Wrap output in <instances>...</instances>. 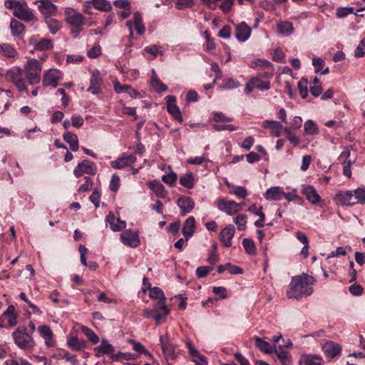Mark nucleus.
Wrapping results in <instances>:
<instances>
[{
  "mask_svg": "<svg viewBox=\"0 0 365 365\" xmlns=\"http://www.w3.org/2000/svg\"><path fill=\"white\" fill-rule=\"evenodd\" d=\"M315 282L316 279L306 273L294 276L288 286L287 297L299 300L303 297L310 296L314 292L312 285Z\"/></svg>",
  "mask_w": 365,
  "mask_h": 365,
  "instance_id": "obj_1",
  "label": "nucleus"
},
{
  "mask_svg": "<svg viewBox=\"0 0 365 365\" xmlns=\"http://www.w3.org/2000/svg\"><path fill=\"white\" fill-rule=\"evenodd\" d=\"M4 4L7 9H13L14 15L21 21L26 22H36L38 21L34 11L29 7L27 3L24 1L6 0Z\"/></svg>",
  "mask_w": 365,
  "mask_h": 365,
  "instance_id": "obj_2",
  "label": "nucleus"
},
{
  "mask_svg": "<svg viewBox=\"0 0 365 365\" xmlns=\"http://www.w3.org/2000/svg\"><path fill=\"white\" fill-rule=\"evenodd\" d=\"M335 200L342 206L365 204V190L358 188L354 190H340L336 193Z\"/></svg>",
  "mask_w": 365,
  "mask_h": 365,
  "instance_id": "obj_3",
  "label": "nucleus"
},
{
  "mask_svg": "<svg viewBox=\"0 0 365 365\" xmlns=\"http://www.w3.org/2000/svg\"><path fill=\"white\" fill-rule=\"evenodd\" d=\"M24 70L30 85H36L41 82L42 64L38 60L29 59L24 66Z\"/></svg>",
  "mask_w": 365,
  "mask_h": 365,
  "instance_id": "obj_4",
  "label": "nucleus"
},
{
  "mask_svg": "<svg viewBox=\"0 0 365 365\" xmlns=\"http://www.w3.org/2000/svg\"><path fill=\"white\" fill-rule=\"evenodd\" d=\"M5 79L11 83L19 92H28L24 70L21 68L15 66L6 71Z\"/></svg>",
  "mask_w": 365,
  "mask_h": 365,
  "instance_id": "obj_5",
  "label": "nucleus"
},
{
  "mask_svg": "<svg viewBox=\"0 0 365 365\" xmlns=\"http://www.w3.org/2000/svg\"><path fill=\"white\" fill-rule=\"evenodd\" d=\"M65 21L75 30L72 31L74 37H77L81 31V27L85 24V17L73 8H66L65 10Z\"/></svg>",
  "mask_w": 365,
  "mask_h": 365,
  "instance_id": "obj_6",
  "label": "nucleus"
},
{
  "mask_svg": "<svg viewBox=\"0 0 365 365\" xmlns=\"http://www.w3.org/2000/svg\"><path fill=\"white\" fill-rule=\"evenodd\" d=\"M14 343L21 349H30L34 346V340L31 334L26 331V327H18L13 333Z\"/></svg>",
  "mask_w": 365,
  "mask_h": 365,
  "instance_id": "obj_7",
  "label": "nucleus"
},
{
  "mask_svg": "<svg viewBox=\"0 0 365 365\" xmlns=\"http://www.w3.org/2000/svg\"><path fill=\"white\" fill-rule=\"evenodd\" d=\"M160 344L162 348L163 354L166 360H175L178 357V354L175 351V346L171 341L168 333L160 336Z\"/></svg>",
  "mask_w": 365,
  "mask_h": 365,
  "instance_id": "obj_8",
  "label": "nucleus"
},
{
  "mask_svg": "<svg viewBox=\"0 0 365 365\" xmlns=\"http://www.w3.org/2000/svg\"><path fill=\"white\" fill-rule=\"evenodd\" d=\"M63 78V73L56 68H50L46 70L42 78V85L43 87H51L56 88L60 80Z\"/></svg>",
  "mask_w": 365,
  "mask_h": 365,
  "instance_id": "obj_9",
  "label": "nucleus"
},
{
  "mask_svg": "<svg viewBox=\"0 0 365 365\" xmlns=\"http://www.w3.org/2000/svg\"><path fill=\"white\" fill-rule=\"evenodd\" d=\"M34 3L37 4V9L43 16V19L56 16L58 14V6L51 0H38Z\"/></svg>",
  "mask_w": 365,
  "mask_h": 365,
  "instance_id": "obj_10",
  "label": "nucleus"
},
{
  "mask_svg": "<svg viewBox=\"0 0 365 365\" xmlns=\"http://www.w3.org/2000/svg\"><path fill=\"white\" fill-rule=\"evenodd\" d=\"M242 203H237L234 200H227L220 198L217 201V207L220 210L228 215H234L242 210Z\"/></svg>",
  "mask_w": 365,
  "mask_h": 365,
  "instance_id": "obj_11",
  "label": "nucleus"
},
{
  "mask_svg": "<svg viewBox=\"0 0 365 365\" xmlns=\"http://www.w3.org/2000/svg\"><path fill=\"white\" fill-rule=\"evenodd\" d=\"M153 309L155 313H156L155 323L157 325L160 324L166 320L170 313V309L166 305L165 300L157 301L153 304Z\"/></svg>",
  "mask_w": 365,
  "mask_h": 365,
  "instance_id": "obj_12",
  "label": "nucleus"
},
{
  "mask_svg": "<svg viewBox=\"0 0 365 365\" xmlns=\"http://www.w3.org/2000/svg\"><path fill=\"white\" fill-rule=\"evenodd\" d=\"M96 173V166L94 163L88 160H84L79 163L73 170V174L76 178H80L83 174L94 175Z\"/></svg>",
  "mask_w": 365,
  "mask_h": 365,
  "instance_id": "obj_13",
  "label": "nucleus"
},
{
  "mask_svg": "<svg viewBox=\"0 0 365 365\" xmlns=\"http://www.w3.org/2000/svg\"><path fill=\"white\" fill-rule=\"evenodd\" d=\"M103 84V78L98 70L96 69L92 71V76L90 80V86L87 88V91L96 95L102 92V87Z\"/></svg>",
  "mask_w": 365,
  "mask_h": 365,
  "instance_id": "obj_14",
  "label": "nucleus"
},
{
  "mask_svg": "<svg viewBox=\"0 0 365 365\" xmlns=\"http://www.w3.org/2000/svg\"><path fill=\"white\" fill-rule=\"evenodd\" d=\"M302 193L307 200L313 205H317L322 201L321 196L313 185H303L302 186Z\"/></svg>",
  "mask_w": 365,
  "mask_h": 365,
  "instance_id": "obj_15",
  "label": "nucleus"
},
{
  "mask_svg": "<svg viewBox=\"0 0 365 365\" xmlns=\"http://www.w3.org/2000/svg\"><path fill=\"white\" fill-rule=\"evenodd\" d=\"M166 105L168 112L173 118L182 123L183 119L180 108L176 105V98L174 96H168L166 97Z\"/></svg>",
  "mask_w": 365,
  "mask_h": 365,
  "instance_id": "obj_16",
  "label": "nucleus"
},
{
  "mask_svg": "<svg viewBox=\"0 0 365 365\" xmlns=\"http://www.w3.org/2000/svg\"><path fill=\"white\" fill-rule=\"evenodd\" d=\"M120 240L123 245L130 247H137L140 245L138 235L130 230L123 231L120 234Z\"/></svg>",
  "mask_w": 365,
  "mask_h": 365,
  "instance_id": "obj_17",
  "label": "nucleus"
},
{
  "mask_svg": "<svg viewBox=\"0 0 365 365\" xmlns=\"http://www.w3.org/2000/svg\"><path fill=\"white\" fill-rule=\"evenodd\" d=\"M235 233V228L232 225H228L220 232L219 238L222 245L226 247L232 246V240Z\"/></svg>",
  "mask_w": 365,
  "mask_h": 365,
  "instance_id": "obj_18",
  "label": "nucleus"
},
{
  "mask_svg": "<svg viewBox=\"0 0 365 365\" xmlns=\"http://www.w3.org/2000/svg\"><path fill=\"white\" fill-rule=\"evenodd\" d=\"M251 32L250 27L245 21L235 24V38L239 41H246L250 37Z\"/></svg>",
  "mask_w": 365,
  "mask_h": 365,
  "instance_id": "obj_19",
  "label": "nucleus"
},
{
  "mask_svg": "<svg viewBox=\"0 0 365 365\" xmlns=\"http://www.w3.org/2000/svg\"><path fill=\"white\" fill-rule=\"evenodd\" d=\"M106 225L109 226L113 232L120 231L126 226L125 221H123L120 218L116 217L111 212L106 216Z\"/></svg>",
  "mask_w": 365,
  "mask_h": 365,
  "instance_id": "obj_20",
  "label": "nucleus"
},
{
  "mask_svg": "<svg viewBox=\"0 0 365 365\" xmlns=\"http://www.w3.org/2000/svg\"><path fill=\"white\" fill-rule=\"evenodd\" d=\"M177 205L180 209L181 215L184 216L193 210L195 202L190 197L181 196L178 199Z\"/></svg>",
  "mask_w": 365,
  "mask_h": 365,
  "instance_id": "obj_21",
  "label": "nucleus"
},
{
  "mask_svg": "<svg viewBox=\"0 0 365 365\" xmlns=\"http://www.w3.org/2000/svg\"><path fill=\"white\" fill-rule=\"evenodd\" d=\"M38 331L43 338L45 344L47 347H53L56 345L53 333L48 325L38 327Z\"/></svg>",
  "mask_w": 365,
  "mask_h": 365,
  "instance_id": "obj_22",
  "label": "nucleus"
},
{
  "mask_svg": "<svg viewBox=\"0 0 365 365\" xmlns=\"http://www.w3.org/2000/svg\"><path fill=\"white\" fill-rule=\"evenodd\" d=\"M136 161V157L134 155H129L117 158L111 162V167L114 169H123L125 167L131 166Z\"/></svg>",
  "mask_w": 365,
  "mask_h": 365,
  "instance_id": "obj_23",
  "label": "nucleus"
},
{
  "mask_svg": "<svg viewBox=\"0 0 365 365\" xmlns=\"http://www.w3.org/2000/svg\"><path fill=\"white\" fill-rule=\"evenodd\" d=\"M114 351L113 346L106 339H103L101 341V344L94 348L96 356L109 355L110 359L112 355H114Z\"/></svg>",
  "mask_w": 365,
  "mask_h": 365,
  "instance_id": "obj_24",
  "label": "nucleus"
},
{
  "mask_svg": "<svg viewBox=\"0 0 365 365\" xmlns=\"http://www.w3.org/2000/svg\"><path fill=\"white\" fill-rule=\"evenodd\" d=\"M322 349L328 357L334 358L341 351V346L332 341H327L322 346Z\"/></svg>",
  "mask_w": 365,
  "mask_h": 365,
  "instance_id": "obj_25",
  "label": "nucleus"
},
{
  "mask_svg": "<svg viewBox=\"0 0 365 365\" xmlns=\"http://www.w3.org/2000/svg\"><path fill=\"white\" fill-rule=\"evenodd\" d=\"M298 363L299 365H322L323 359L319 355L302 354Z\"/></svg>",
  "mask_w": 365,
  "mask_h": 365,
  "instance_id": "obj_26",
  "label": "nucleus"
},
{
  "mask_svg": "<svg viewBox=\"0 0 365 365\" xmlns=\"http://www.w3.org/2000/svg\"><path fill=\"white\" fill-rule=\"evenodd\" d=\"M67 345L74 351H80L86 348V344L83 339L78 338L77 335L71 333L68 337Z\"/></svg>",
  "mask_w": 365,
  "mask_h": 365,
  "instance_id": "obj_27",
  "label": "nucleus"
},
{
  "mask_svg": "<svg viewBox=\"0 0 365 365\" xmlns=\"http://www.w3.org/2000/svg\"><path fill=\"white\" fill-rule=\"evenodd\" d=\"M195 231V217H189L184 222L182 232L185 237V240H189Z\"/></svg>",
  "mask_w": 365,
  "mask_h": 365,
  "instance_id": "obj_28",
  "label": "nucleus"
},
{
  "mask_svg": "<svg viewBox=\"0 0 365 365\" xmlns=\"http://www.w3.org/2000/svg\"><path fill=\"white\" fill-rule=\"evenodd\" d=\"M262 126L264 128L270 129L272 135L275 137H279L283 129L282 124L277 120H264L262 123Z\"/></svg>",
  "mask_w": 365,
  "mask_h": 365,
  "instance_id": "obj_29",
  "label": "nucleus"
},
{
  "mask_svg": "<svg viewBox=\"0 0 365 365\" xmlns=\"http://www.w3.org/2000/svg\"><path fill=\"white\" fill-rule=\"evenodd\" d=\"M284 192L279 187H272L269 188L265 194L264 197L267 200L278 201L283 199Z\"/></svg>",
  "mask_w": 365,
  "mask_h": 365,
  "instance_id": "obj_30",
  "label": "nucleus"
},
{
  "mask_svg": "<svg viewBox=\"0 0 365 365\" xmlns=\"http://www.w3.org/2000/svg\"><path fill=\"white\" fill-rule=\"evenodd\" d=\"M255 339V346L258 348L261 351L266 354H272L276 349L275 344L272 345L269 342L263 340L259 336H256Z\"/></svg>",
  "mask_w": 365,
  "mask_h": 365,
  "instance_id": "obj_31",
  "label": "nucleus"
},
{
  "mask_svg": "<svg viewBox=\"0 0 365 365\" xmlns=\"http://www.w3.org/2000/svg\"><path fill=\"white\" fill-rule=\"evenodd\" d=\"M63 140L69 145L72 151H77L79 148V143L77 135L71 132H65L63 135Z\"/></svg>",
  "mask_w": 365,
  "mask_h": 365,
  "instance_id": "obj_32",
  "label": "nucleus"
},
{
  "mask_svg": "<svg viewBox=\"0 0 365 365\" xmlns=\"http://www.w3.org/2000/svg\"><path fill=\"white\" fill-rule=\"evenodd\" d=\"M133 27L137 31L138 34L141 36L145 34V28L143 22L142 15L140 12H135L133 14Z\"/></svg>",
  "mask_w": 365,
  "mask_h": 365,
  "instance_id": "obj_33",
  "label": "nucleus"
},
{
  "mask_svg": "<svg viewBox=\"0 0 365 365\" xmlns=\"http://www.w3.org/2000/svg\"><path fill=\"white\" fill-rule=\"evenodd\" d=\"M149 188L158 197H164L166 195V190L164 186L158 180L149 181L147 182Z\"/></svg>",
  "mask_w": 365,
  "mask_h": 365,
  "instance_id": "obj_34",
  "label": "nucleus"
},
{
  "mask_svg": "<svg viewBox=\"0 0 365 365\" xmlns=\"http://www.w3.org/2000/svg\"><path fill=\"white\" fill-rule=\"evenodd\" d=\"M274 352L282 365H292V356L288 351L279 347L278 349H276Z\"/></svg>",
  "mask_w": 365,
  "mask_h": 365,
  "instance_id": "obj_35",
  "label": "nucleus"
},
{
  "mask_svg": "<svg viewBox=\"0 0 365 365\" xmlns=\"http://www.w3.org/2000/svg\"><path fill=\"white\" fill-rule=\"evenodd\" d=\"M18 54L16 49L9 43L0 44V56L5 58H15Z\"/></svg>",
  "mask_w": 365,
  "mask_h": 365,
  "instance_id": "obj_36",
  "label": "nucleus"
},
{
  "mask_svg": "<svg viewBox=\"0 0 365 365\" xmlns=\"http://www.w3.org/2000/svg\"><path fill=\"white\" fill-rule=\"evenodd\" d=\"M43 21L47 25L51 34H56L63 26L60 21L52 17L45 19Z\"/></svg>",
  "mask_w": 365,
  "mask_h": 365,
  "instance_id": "obj_37",
  "label": "nucleus"
},
{
  "mask_svg": "<svg viewBox=\"0 0 365 365\" xmlns=\"http://www.w3.org/2000/svg\"><path fill=\"white\" fill-rule=\"evenodd\" d=\"M86 4H91L93 7L101 11H110L112 9L111 4L106 0H91Z\"/></svg>",
  "mask_w": 365,
  "mask_h": 365,
  "instance_id": "obj_38",
  "label": "nucleus"
},
{
  "mask_svg": "<svg viewBox=\"0 0 365 365\" xmlns=\"http://www.w3.org/2000/svg\"><path fill=\"white\" fill-rule=\"evenodd\" d=\"M114 90L117 93H128L133 98L139 95L138 92L130 86H121L118 82L114 84Z\"/></svg>",
  "mask_w": 365,
  "mask_h": 365,
  "instance_id": "obj_39",
  "label": "nucleus"
},
{
  "mask_svg": "<svg viewBox=\"0 0 365 365\" xmlns=\"http://www.w3.org/2000/svg\"><path fill=\"white\" fill-rule=\"evenodd\" d=\"M225 270H228L232 274H238L242 273V269L240 267L233 265L229 262L225 264H220L217 267V272L219 274L222 273Z\"/></svg>",
  "mask_w": 365,
  "mask_h": 365,
  "instance_id": "obj_40",
  "label": "nucleus"
},
{
  "mask_svg": "<svg viewBox=\"0 0 365 365\" xmlns=\"http://www.w3.org/2000/svg\"><path fill=\"white\" fill-rule=\"evenodd\" d=\"M53 47V41L48 38H42L34 44V48L36 51H43L51 50Z\"/></svg>",
  "mask_w": 365,
  "mask_h": 365,
  "instance_id": "obj_41",
  "label": "nucleus"
},
{
  "mask_svg": "<svg viewBox=\"0 0 365 365\" xmlns=\"http://www.w3.org/2000/svg\"><path fill=\"white\" fill-rule=\"evenodd\" d=\"M279 34L289 36L293 32V24L289 21H280L277 24Z\"/></svg>",
  "mask_w": 365,
  "mask_h": 365,
  "instance_id": "obj_42",
  "label": "nucleus"
},
{
  "mask_svg": "<svg viewBox=\"0 0 365 365\" xmlns=\"http://www.w3.org/2000/svg\"><path fill=\"white\" fill-rule=\"evenodd\" d=\"M3 316L8 317V323L11 327H14L17 324V317L15 313V307L14 305H9Z\"/></svg>",
  "mask_w": 365,
  "mask_h": 365,
  "instance_id": "obj_43",
  "label": "nucleus"
},
{
  "mask_svg": "<svg viewBox=\"0 0 365 365\" xmlns=\"http://www.w3.org/2000/svg\"><path fill=\"white\" fill-rule=\"evenodd\" d=\"M227 185L229 187L231 188L230 190V193H231L240 198L245 199L248 195L247 190L245 187L231 185L230 184H228V183H227Z\"/></svg>",
  "mask_w": 365,
  "mask_h": 365,
  "instance_id": "obj_44",
  "label": "nucleus"
},
{
  "mask_svg": "<svg viewBox=\"0 0 365 365\" xmlns=\"http://www.w3.org/2000/svg\"><path fill=\"white\" fill-rule=\"evenodd\" d=\"M10 29L13 36H19L24 31L25 26L20 21L12 19L10 23Z\"/></svg>",
  "mask_w": 365,
  "mask_h": 365,
  "instance_id": "obj_45",
  "label": "nucleus"
},
{
  "mask_svg": "<svg viewBox=\"0 0 365 365\" xmlns=\"http://www.w3.org/2000/svg\"><path fill=\"white\" fill-rule=\"evenodd\" d=\"M250 66L253 68H262L266 70H272V64L267 60L257 58L251 61Z\"/></svg>",
  "mask_w": 365,
  "mask_h": 365,
  "instance_id": "obj_46",
  "label": "nucleus"
},
{
  "mask_svg": "<svg viewBox=\"0 0 365 365\" xmlns=\"http://www.w3.org/2000/svg\"><path fill=\"white\" fill-rule=\"evenodd\" d=\"M128 342L133 346V350L138 352L139 354H143L149 357L152 356L150 352L147 350L144 345H143L141 343L138 342L133 339H129Z\"/></svg>",
  "mask_w": 365,
  "mask_h": 365,
  "instance_id": "obj_47",
  "label": "nucleus"
},
{
  "mask_svg": "<svg viewBox=\"0 0 365 365\" xmlns=\"http://www.w3.org/2000/svg\"><path fill=\"white\" fill-rule=\"evenodd\" d=\"M180 184L186 188H188V189L192 188L194 186L193 174L192 173H189L182 177H180Z\"/></svg>",
  "mask_w": 365,
  "mask_h": 365,
  "instance_id": "obj_48",
  "label": "nucleus"
},
{
  "mask_svg": "<svg viewBox=\"0 0 365 365\" xmlns=\"http://www.w3.org/2000/svg\"><path fill=\"white\" fill-rule=\"evenodd\" d=\"M151 86L158 93L165 91L168 89L166 85L160 81L154 72L151 78Z\"/></svg>",
  "mask_w": 365,
  "mask_h": 365,
  "instance_id": "obj_49",
  "label": "nucleus"
},
{
  "mask_svg": "<svg viewBox=\"0 0 365 365\" xmlns=\"http://www.w3.org/2000/svg\"><path fill=\"white\" fill-rule=\"evenodd\" d=\"M81 329L91 342H92L94 344L98 343L99 337L92 329H91L90 328L85 325H82L81 327Z\"/></svg>",
  "mask_w": 365,
  "mask_h": 365,
  "instance_id": "obj_50",
  "label": "nucleus"
},
{
  "mask_svg": "<svg viewBox=\"0 0 365 365\" xmlns=\"http://www.w3.org/2000/svg\"><path fill=\"white\" fill-rule=\"evenodd\" d=\"M304 133L307 135H314L319 133L317 124L312 120H308L304 123Z\"/></svg>",
  "mask_w": 365,
  "mask_h": 365,
  "instance_id": "obj_51",
  "label": "nucleus"
},
{
  "mask_svg": "<svg viewBox=\"0 0 365 365\" xmlns=\"http://www.w3.org/2000/svg\"><path fill=\"white\" fill-rule=\"evenodd\" d=\"M202 36L206 39V44L205 46V51L207 52L212 53L215 50V43L210 38V33L205 31L202 34Z\"/></svg>",
  "mask_w": 365,
  "mask_h": 365,
  "instance_id": "obj_52",
  "label": "nucleus"
},
{
  "mask_svg": "<svg viewBox=\"0 0 365 365\" xmlns=\"http://www.w3.org/2000/svg\"><path fill=\"white\" fill-rule=\"evenodd\" d=\"M307 85L308 80L306 78H302L297 84L299 93L303 99L306 98L308 95Z\"/></svg>",
  "mask_w": 365,
  "mask_h": 365,
  "instance_id": "obj_53",
  "label": "nucleus"
},
{
  "mask_svg": "<svg viewBox=\"0 0 365 365\" xmlns=\"http://www.w3.org/2000/svg\"><path fill=\"white\" fill-rule=\"evenodd\" d=\"M242 245L246 253L248 255H255L256 253V247L252 240L245 238L242 241Z\"/></svg>",
  "mask_w": 365,
  "mask_h": 365,
  "instance_id": "obj_54",
  "label": "nucleus"
},
{
  "mask_svg": "<svg viewBox=\"0 0 365 365\" xmlns=\"http://www.w3.org/2000/svg\"><path fill=\"white\" fill-rule=\"evenodd\" d=\"M240 86V83L239 81L235 80L232 78H229L223 80L220 88L222 89L229 90L238 88Z\"/></svg>",
  "mask_w": 365,
  "mask_h": 365,
  "instance_id": "obj_55",
  "label": "nucleus"
},
{
  "mask_svg": "<svg viewBox=\"0 0 365 365\" xmlns=\"http://www.w3.org/2000/svg\"><path fill=\"white\" fill-rule=\"evenodd\" d=\"M234 222L238 230H245L247 228V216L244 214L238 215L234 218Z\"/></svg>",
  "mask_w": 365,
  "mask_h": 365,
  "instance_id": "obj_56",
  "label": "nucleus"
},
{
  "mask_svg": "<svg viewBox=\"0 0 365 365\" xmlns=\"http://www.w3.org/2000/svg\"><path fill=\"white\" fill-rule=\"evenodd\" d=\"M149 296L150 298L158 301L165 300V294L161 289L154 287L150 289Z\"/></svg>",
  "mask_w": 365,
  "mask_h": 365,
  "instance_id": "obj_57",
  "label": "nucleus"
},
{
  "mask_svg": "<svg viewBox=\"0 0 365 365\" xmlns=\"http://www.w3.org/2000/svg\"><path fill=\"white\" fill-rule=\"evenodd\" d=\"M186 347L188 350L189 355L192 359H197L202 354H200L199 351L195 348L193 343L190 339H186L185 341Z\"/></svg>",
  "mask_w": 365,
  "mask_h": 365,
  "instance_id": "obj_58",
  "label": "nucleus"
},
{
  "mask_svg": "<svg viewBox=\"0 0 365 365\" xmlns=\"http://www.w3.org/2000/svg\"><path fill=\"white\" fill-rule=\"evenodd\" d=\"M134 359H135L134 356L131 353H129V352L124 353V352L118 351L117 354L114 353V355H112V356H111V359L113 361H122V360L129 361V360Z\"/></svg>",
  "mask_w": 365,
  "mask_h": 365,
  "instance_id": "obj_59",
  "label": "nucleus"
},
{
  "mask_svg": "<svg viewBox=\"0 0 365 365\" xmlns=\"http://www.w3.org/2000/svg\"><path fill=\"white\" fill-rule=\"evenodd\" d=\"M354 9L351 6L339 7L336 11V16L341 19L347 16L349 14H354Z\"/></svg>",
  "mask_w": 365,
  "mask_h": 365,
  "instance_id": "obj_60",
  "label": "nucleus"
},
{
  "mask_svg": "<svg viewBox=\"0 0 365 365\" xmlns=\"http://www.w3.org/2000/svg\"><path fill=\"white\" fill-rule=\"evenodd\" d=\"M218 255L217 253V246L215 244L212 245V249L208 254L207 262L210 265H214L218 262Z\"/></svg>",
  "mask_w": 365,
  "mask_h": 365,
  "instance_id": "obj_61",
  "label": "nucleus"
},
{
  "mask_svg": "<svg viewBox=\"0 0 365 365\" xmlns=\"http://www.w3.org/2000/svg\"><path fill=\"white\" fill-rule=\"evenodd\" d=\"M258 81H259V76L252 77L245 85V92L247 94H250L256 88V83Z\"/></svg>",
  "mask_w": 365,
  "mask_h": 365,
  "instance_id": "obj_62",
  "label": "nucleus"
},
{
  "mask_svg": "<svg viewBox=\"0 0 365 365\" xmlns=\"http://www.w3.org/2000/svg\"><path fill=\"white\" fill-rule=\"evenodd\" d=\"M356 161V159H349L342 163L343 165V174L347 178H350L351 177V166Z\"/></svg>",
  "mask_w": 365,
  "mask_h": 365,
  "instance_id": "obj_63",
  "label": "nucleus"
},
{
  "mask_svg": "<svg viewBox=\"0 0 365 365\" xmlns=\"http://www.w3.org/2000/svg\"><path fill=\"white\" fill-rule=\"evenodd\" d=\"M354 55L356 58H361L365 55V38L360 41L355 49Z\"/></svg>",
  "mask_w": 365,
  "mask_h": 365,
  "instance_id": "obj_64",
  "label": "nucleus"
}]
</instances>
